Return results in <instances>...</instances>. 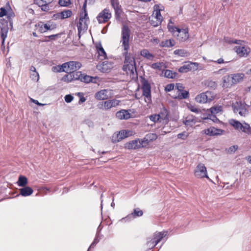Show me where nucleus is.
<instances>
[{"label":"nucleus","mask_w":251,"mask_h":251,"mask_svg":"<svg viewBox=\"0 0 251 251\" xmlns=\"http://www.w3.org/2000/svg\"><path fill=\"white\" fill-rule=\"evenodd\" d=\"M130 30L128 26L126 25H123L122 28L121 39L120 43L124 47L123 55L125 56L124 65L123 70L127 74L133 77L137 75L136 62L134 57L130 53H128L129 49V39Z\"/></svg>","instance_id":"1"},{"label":"nucleus","mask_w":251,"mask_h":251,"mask_svg":"<svg viewBox=\"0 0 251 251\" xmlns=\"http://www.w3.org/2000/svg\"><path fill=\"white\" fill-rule=\"evenodd\" d=\"M167 27L168 30L172 32L174 36H177L180 41H185L189 37L188 32L186 29H180L169 24Z\"/></svg>","instance_id":"2"},{"label":"nucleus","mask_w":251,"mask_h":251,"mask_svg":"<svg viewBox=\"0 0 251 251\" xmlns=\"http://www.w3.org/2000/svg\"><path fill=\"white\" fill-rule=\"evenodd\" d=\"M235 113H238L242 117H245L248 113V105L244 102L236 101L232 105Z\"/></svg>","instance_id":"3"},{"label":"nucleus","mask_w":251,"mask_h":251,"mask_svg":"<svg viewBox=\"0 0 251 251\" xmlns=\"http://www.w3.org/2000/svg\"><path fill=\"white\" fill-rule=\"evenodd\" d=\"M141 83L142 94L149 101L151 100V86L147 79L145 77H141Z\"/></svg>","instance_id":"4"},{"label":"nucleus","mask_w":251,"mask_h":251,"mask_svg":"<svg viewBox=\"0 0 251 251\" xmlns=\"http://www.w3.org/2000/svg\"><path fill=\"white\" fill-rule=\"evenodd\" d=\"M214 97L213 94L211 92L207 91L205 93H202L197 96L195 98V100L197 102L205 103L213 100Z\"/></svg>","instance_id":"5"},{"label":"nucleus","mask_w":251,"mask_h":251,"mask_svg":"<svg viewBox=\"0 0 251 251\" xmlns=\"http://www.w3.org/2000/svg\"><path fill=\"white\" fill-rule=\"evenodd\" d=\"M8 23L7 20L4 19H0V36L2 40V45L4 44L5 40L7 36L9 30Z\"/></svg>","instance_id":"6"},{"label":"nucleus","mask_w":251,"mask_h":251,"mask_svg":"<svg viewBox=\"0 0 251 251\" xmlns=\"http://www.w3.org/2000/svg\"><path fill=\"white\" fill-rule=\"evenodd\" d=\"M82 74L81 72L75 71L68 74L65 75L62 78V80L66 82L69 83L74 80H79L81 77Z\"/></svg>","instance_id":"7"},{"label":"nucleus","mask_w":251,"mask_h":251,"mask_svg":"<svg viewBox=\"0 0 251 251\" xmlns=\"http://www.w3.org/2000/svg\"><path fill=\"white\" fill-rule=\"evenodd\" d=\"M111 18V13L108 8H104L97 16L96 18L99 24L107 22Z\"/></svg>","instance_id":"8"},{"label":"nucleus","mask_w":251,"mask_h":251,"mask_svg":"<svg viewBox=\"0 0 251 251\" xmlns=\"http://www.w3.org/2000/svg\"><path fill=\"white\" fill-rule=\"evenodd\" d=\"M194 174L195 176L199 178L206 177L209 179L207 174L206 168L202 163H200L197 165L195 170Z\"/></svg>","instance_id":"9"},{"label":"nucleus","mask_w":251,"mask_h":251,"mask_svg":"<svg viewBox=\"0 0 251 251\" xmlns=\"http://www.w3.org/2000/svg\"><path fill=\"white\" fill-rule=\"evenodd\" d=\"M234 50L238 56L241 57H246L251 52L250 48L245 46L244 44H243V45L235 46Z\"/></svg>","instance_id":"10"},{"label":"nucleus","mask_w":251,"mask_h":251,"mask_svg":"<svg viewBox=\"0 0 251 251\" xmlns=\"http://www.w3.org/2000/svg\"><path fill=\"white\" fill-rule=\"evenodd\" d=\"M130 131L122 130L118 134L114 135L112 136V142L113 143H117L124 138L127 137L129 135Z\"/></svg>","instance_id":"11"},{"label":"nucleus","mask_w":251,"mask_h":251,"mask_svg":"<svg viewBox=\"0 0 251 251\" xmlns=\"http://www.w3.org/2000/svg\"><path fill=\"white\" fill-rule=\"evenodd\" d=\"M225 131L221 129L210 127L202 131V132L209 136H216L222 135Z\"/></svg>","instance_id":"12"},{"label":"nucleus","mask_w":251,"mask_h":251,"mask_svg":"<svg viewBox=\"0 0 251 251\" xmlns=\"http://www.w3.org/2000/svg\"><path fill=\"white\" fill-rule=\"evenodd\" d=\"M110 91L106 89L101 90L97 92L95 95V97L98 100H107L110 97Z\"/></svg>","instance_id":"13"},{"label":"nucleus","mask_w":251,"mask_h":251,"mask_svg":"<svg viewBox=\"0 0 251 251\" xmlns=\"http://www.w3.org/2000/svg\"><path fill=\"white\" fill-rule=\"evenodd\" d=\"M125 148L129 150H136L141 148L140 139H137L126 143Z\"/></svg>","instance_id":"14"},{"label":"nucleus","mask_w":251,"mask_h":251,"mask_svg":"<svg viewBox=\"0 0 251 251\" xmlns=\"http://www.w3.org/2000/svg\"><path fill=\"white\" fill-rule=\"evenodd\" d=\"M168 234L167 231H163L162 232H156L152 236L153 241L157 244L160 241Z\"/></svg>","instance_id":"15"},{"label":"nucleus","mask_w":251,"mask_h":251,"mask_svg":"<svg viewBox=\"0 0 251 251\" xmlns=\"http://www.w3.org/2000/svg\"><path fill=\"white\" fill-rule=\"evenodd\" d=\"M68 64L69 73L72 72H74L75 71H77L81 66V64L78 61H69L68 62Z\"/></svg>","instance_id":"16"},{"label":"nucleus","mask_w":251,"mask_h":251,"mask_svg":"<svg viewBox=\"0 0 251 251\" xmlns=\"http://www.w3.org/2000/svg\"><path fill=\"white\" fill-rule=\"evenodd\" d=\"M116 116L117 118L121 120H127L130 118V114L127 110L122 109L117 112Z\"/></svg>","instance_id":"17"},{"label":"nucleus","mask_w":251,"mask_h":251,"mask_svg":"<svg viewBox=\"0 0 251 251\" xmlns=\"http://www.w3.org/2000/svg\"><path fill=\"white\" fill-rule=\"evenodd\" d=\"M111 4L114 9L115 15L119 17L122 12L121 6L118 0H110Z\"/></svg>","instance_id":"18"},{"label":"nucleus","mask_w":251,"mask_h":251,"mask_svg":"<svg viewBox=\"0 0 251 251\" xmlns=\"http://www.w3.org/2000/svg\"><path fill=\"white\" fill-rule=\"evenodd\" d=\"M20 194L23 197H27L31 195L33 192V189L29 186H24L19 189Z\"/></svg>","instance_id":"19"},{"label":"nucleus","mask_w":251,"mask_h":251,"mask_svg":"<svg viewBox=\"0 0 251 251\" xmlns=\"http://www.w3.org/2000/svg\"><path fill=\"white\" fill-rule=\"evenodd\" d=\"M223 79V86L226 88L230 87L233 85L231 75H228L224 76Z\"/></svg>","instance_id":"20"},{"label":"nucleus","mask_w":251,"mask_h":251,"mask_svg":"<svg viewBox=\"0 0 251 251\" xmlns=\"http://www.w3.org/2000/svg\"><path fill=\"white\" fill-rule=\"evenodd\" d=\"M96 48L98 53L99 58L100 60L106 59L107 57L106 53L102 47L101 44L100 43L97 46Z\"/></svg>","instance_id":"21"},{"label":"nucleus","mask_w":251,"mask_h":251,"mask_svg":"<svg viewBox=\"0 0 251 251\" xmlns=\"http://www.w3.org/2000/svg\"><path fill=\"white\" fill-rule=\"evenodd\" d=\"M193 65H197V63H190L184 65L178 69V72L181 73H186L191 71L192 69Z\"/></svg>","instance_id":"22"},{"label":"nucleus","mask_w":251,"mask_h":251,"mask_svg":"<svg viewBox=\"0 0 251 251\" xmlns=\"http://www.w3.org/2000/svg\"><path fill=\"white\" fill-rule=\"evenodd\" d=\"M98 67L101 72L103 73H107L110 70L112 67V65L108 63L107 61H104Z\"/></svg>","instance_id":"23"},{"label":"nucleus","mask_w":251,"mask_h":251,"mask_svg":"<svg viewBox=\"0 0 251 251\" xmlns=\"http://www.w3.org/2000/svg\"><path fill=\"white\" fill-rule=\"evenodd\" d=\"M233 84H236L243 80L244 75L242 73H238L231 75Z\"/></svg>","instance_id":"24"},{"label":"nucleus","mask_w":251,"mask_h":251,"mask_svg":"<svg viewBox=\"0 0 251 251\" xmlns=\"http://www.w3.org/2000/svg\"><path fill=\"white\" fill-rule=\"evenodd\" d=\"M240 131L248 135L251 134V127L249 124L244 121L240 129Z\"/></svg>","instance_id":"25"},{"label":"nucleus","mask_w":251,"mask_h":251,"mask_svg":"<svg viewBox=\"0 0 251 251\" xmlns=\"http://www.w3.org/2000/svg\"><path fill=\"white\" fill-rule=\"evenodd\" d=\"M183 123L186 126L192 127L195 124L196 120L192 115H189L186 117Z\"/></svg>","instance_id":"26"},{"label":"nucleus","mask_w":251,"mask_h":251,"mask_svg":"<svg viewBox=\"0 0 251 251\" xmlns=\"http://www.w3.org/2000/svg\"><path fill=\"white\" fill-rule=\"evenodd\" d=\"M175 44V41L174 40H166L162 41L160 43V46L161 47L170 48L173 47Z\"/></svg>","instance_id":"27"},{"label":"nucleus","mask_w":251,"mask_h":251,"mask_svg":"<svg viewBox=\"0 0 251 251\" xmlns=\"http://www.w3.org/2000/svg\"><path fill=\"white\" fill-rule=\"evenodd\" d=\"M154 11L155 12V18L156 19L157 22H156V24L155 25L151 23V25L154 27L158 26L159 25H160L163 19V17L160 13V10H155Z\"/></svg>","instance_id":"28"},{"label":"nucleus","mask_w":251,"mask_h":251,"mask_svg":"<svg viewBox=\"0 0 251 251\" xmlns=\"http://www.w3.org/2000/svg\"><path fill=\"white\" fill-rule=\"evenodd\" d=\"M229 123L235 129L240 131V129L242 125V123L240 122L232 119L229 121Z\"/></svg>","instance_id":"29"},{"label":"nucleus","mask_w":251,"mask_h":251,"mask_svg":"<svg viewBox=\"0 0 251 251\" xmlns=\"http://www.w3.org/2000/svg\"><path fill=\"white\" fill-rule=\"evenodd\" d=\"M79 18L80 21L84 20V25L86 27V25H88L89 23V18L87 11H82L80 14Z\"/></svg>","instance_id":"30"},{"label":"nucleus","mask_w":251,"mask_h":251,"mask_svg":"<svg viewBox=\"0 0 251 251\" xmlns=\"http://www.w3.org/2000/svg\"><path fill=\"white\" fill-rule=\"evenodd\" d=\"M28 183L27 178L24 176H20L17 181V184L19 186L24 187Z\"/></svg>","instance_id":"31"},{"label":"nucleus","mask_w":251,"mask_h":251,"mask_svg":"<svg viewBox=\"0 0 251 251\" xmlns=\"http://www.w3.org/2000/svg\"><path fill=\"white\" fill-rule=\"evenodd\" d=\"M140 54L143 57H144L149 60H152L153 58V55L147 49H143L141 50L140 51Z\"/></svg>","instance_id":"32"},{"label":"nucleus","mask_w":251,"mask_h":251,"mask_svg":"<svg viewBox=\"0 0 251 251\" xmlns=\"http://www.w3.org/2000/svg\"><path fill=\"white\" fill-rule=\"evenodd\" d=\"M151 67L153 69H156L159 71H162L166 67L165 64L163 62H156L152 63L151 65Z\"/></svg>","instance_id":"33"},{"label":"nucleus","mask_w":251,"mask_h":251,"mask_svg":"<svg viewBox=\"0 0 251 251\" xmlns=\"http://www.w3.org/2000/svg\"><path fill=\"white\" fill-rule=\"evenodd\" d=\"M51 3V0H49L46 2V3H41L40 2H37V4L39 6L41 7L42 11H48L50 10L49 4Z\"/></svg>","instance_id":"34"},{"label":"nucleus","mask_w":251,"mask_h":251,"mask_svg":"<svg viewBox=\"0 0 251 251\" xmlns=\"http://www.w3.org/2000/svg\"><path fill=\"white\" fill-rule=\"evenodd\" d=\"M61 19H64L70 17L72 15V11L71 10H67L61 11L59 13Z\"/></svg>","instance_id":"35"},{"label":"nucleus","mask_w":251,"mask_h":251,"mask_svg":"<svg viewBox=\"0 0 251 251\" xmlns=\"http://www.w3.org/2000/svg\"><path fill=\"white\" fill-rule=\"evenodd\" d=\"M77 27L78 32V35H79L82 29H86L88 28V25H86V27H85V25H84V20H82V21H80L79 19V22L77 24Z\"/></svg>","instance_id":"36"},{"label":"nucleus","mask_w":251,"mask_h":251,"mask_svg":"<svg viewBox=\"0 0 251 251\" xmlns=\"http://www.w3.org/2000/svg\"><path fill=\"white\" fill-rule=\"evenodd\" d=\"M153 240L152 237H149L147 239V246L150 249L153 248L157 245L155 241Z\"/></svg>","instance_id":"37"},{"label":"nucleus","mask_w":251,"mask_h":251,"mask_svg":"<svg viewBox=\"0 0 251 251\" xmlns=\"http://www.w3.org/2000/svg\"><path fill=\"white\" fill-rule=\"evenodd\" d=\"M177 73L173 72L172 71L170 70H166L164 73V76L169 78H175Z\"/></svg>","instance_id":"38"},{"label":"nucleus","mask_w":251,"mask_h":251,"mask_svg":"<svg viewBox=\"0 0 251 251\" xmlns=\"http://www.w3.org/2000/svg\"><path fill=\"white\" fill-rule=\"evenodd\" d=\"M93 79V77L92 76L82 74L81 77L80 78V81L88 83L92 82Z\"/></svg>","instance_id":"39"},{"label":"nucleus","mask_w":251,"mask_h":251,"mask_svg":"<svg viewBox=\"0 0 251 251\" xmlns=\"http://www.w3.org/2000/svg\"><path fill=\"white\" fill-rule=\"evenodd\" d=\"M131 214H132L133 217L135 218L137 217L142 216L143 214V212L139 208H136L134 209L133 212Z\"/></svg>","instance_id":"40"},{"label":"nucleus","mask_w":251,"mask_h":251,"mask_svg":"<svg viewBox=\"0 0 251 251\" xmlns=\"http://www.w3.org/2000/svg\"><path fill=\"white\" fill-rule=\"evenodd\" d=\"M145 136L147 137V139L150 142L155 141L157 138V135L155 133H150L146 134Z\"/></svg>","instance_id":"41"},{"label":"nucleus","mask_w":251,"mask_h":251,"mask_svg":"<svg viewBox=\"0 0 251 251\" xmlns=\"http://www.w3.org/2000/svg\"><path fill=\"white\" fill-rule=\"evenodd\" d=\"M134 218L133 217L132 214L131 213L127 215L126 217L122 218L120 221L122 223H126L129 222L131 221Z\"/></svg>","instance_id":"42"},{"label":"nucleus","mask_w":251,"mask_h":251,"mask_svg":"<svg viewBox=\"0 0 251 251\" xmlns=\"http://www.w3.org/2000/svg\"><path fill=\"white\" fill-rule=\"evenodd\" d=\"M187 52L182 49H178L174 51V54L176 55H178L180 56H185L187 55Z\"/></svg>","instance_id":"43"},{"label":"nucleus","mask_w":251,"mask_h":251,"mask_svg":"<svg viewBox=\"0 0 251 251\" xmlns=\"http://www.w3.org/2000/svg\"><path fill=\"white\" fill-rule=\"evenodd\" d=\"M222 110V107L221 106H214L210 108V111L212 114H217Z\"/></svg>","instance_id":"44"},{"label":"nucleus","mask_w":251,"mask_h":251,"mask_svg":"<svg viewBox=\"0 0 251 251\" xmlns=\"http://www.w3.org/2000/svg\"><path fill=\"white\" fill-rule=\"evenodd\" d=\"M140 143L141 148H145L148 146L150 142L147 139V137L145 136L144 138L140 140Z\"/></svg>","instance_id":"45"},{"label":"nucleus","mask_w":251,"mask_h":251,"mask_svg":"<svg viewBox=\"0 0 251 251\" xmlns=\"http://www.w3.org/2000/svg\"><path fill=\"white\" fill-rule=\"evenodd\" d=\"M188 136V133L186 131L177 134V137L178 139L182 140H186Z\"/></svg>","instance_id":"46"},{"label":"nucleus","mask_w":251,"mask_h":251,"mask_svg":"<svg viewBox=\"0 0 251 251\" xmlns=\"http://www.w3.org/2000/svg\"><path fill=\"white\" fill-rule=\"evenodd\" d=\"M30 78L32 80L34 81H38L39 79V75L37 72L34 71L33 73H31L30 74Z\"/></svg>","instance_id":"47"},{"label":"nucleus","mask_w":251,"mask_h":251,"mask_svg":"<svg viewBox=\"0 0 251 251\" xmlns=\"http://www.w3.org/2000/svg\"><path fill=\"white\" fill-rule=\"evenodd\" d=\"M160 118V115L159 114H152L150 116V120L154 123L157 122Z\"/></svg>","instance_id":"48"},{"label":"nucleus","mask_w":251,"mask_h":251,"mask_svg":"<svg viewBox=\"0 0 251 251\" xmlns=\"http://www.w3.org/2000/svg\"><path fill=\"white\" fill-rule=\"evenodd\" d=\"M71 3L70 0H59L58 4L61 6H68Z\"/></svg>","instance_id":"49"},{"label":"nucleus","mask_w":251,"mask_h":251,"mask_svg":"<svg viewBox=\"0 0 251 251\" xmlns=\"http://www.w3.org/2000/svg\"><path fill=\"white\" fill-rule=\"evenodd\" d=\"M59 34H53L50 36H46V39L45 41H48L49 40H55L56 38V37H58Z\"/></svg>","instance_id":"50"},{"label":"nucleus","mask_w":251,"mask_h":251,"mask_svg":"<svg viewBox=\"0 0 251 251\" xmlns=\"http://www.w3.org/2000/svg\"><path fill=\"white\" fill-rule=\"evenodd\" d=\"M181 92V95H178V97L181 99H186L189 96V92L187 91H183Z\"/></svg>","instance_id":"51"},{"label":"nucleus","mask_w":251,"mask_h":251,"mask_svg":"<svg viewBox=\"0 0 251 251\" xmlns=\"http://www.w3.org/2000/svg\"><path fill=\"white\" fill-rule=\"evenodd\" d=\"M61 67L62 68V70H63V72H66L68 74H69V69H68V62H65L64 63H63L61 65Z\"/></svg>","instance_id":"52"},{"label":"nucleus","mask_w":251,"mask_h":251,"mask_svg":"<svg viewBox=\"0 0 251 251\" xmlns=\"http://www.w3.org/2000/svg\"><path fill=\"white\" fill-rule=\"evenodd\" d=\"M103 106H104V109L105 110H108V109H109L112 108V105H111L110 102L109 101V100L105 101L103 102Z\"/></svg>","instance_id":"53"},{"label":"nucleus","mask_w":251,"mask_h":251,"mask_svg":"<svg viewBox=\"0 0 251 251\" xmlns=\"http://www.w3.org/2000/svg\"><path fill=\"white\" fill-rule=\"evenodd\" d=\"M65 101L67 103L71 102L74 99V97L71 94L66 95L64 97Z\"/></svg>","instance_id":"54"},{"label":"nucleus","mask_w":251,"mask_h":251,"mask_svg":"<svg viewBox=\"0 0 251 251\" xmlns=\"http://www.w3.org/2000/svg\"><path fill=\"white\" fill-rule=\"evenodd\" d=\"M238 148L237 145L232 146L228 149L227 152L229 153H233L238 149Z\"/></svg>","instance_id":"55"},{"label":"nucleus","mask_w":251,"mask_h":251,"mask_svg":"<svg viewBox=\"0 0 251 251\" xmlns=\"http://www.w3.org/2000/svg\"><path fill=\"white\" fill-rule=\"evenodd\" d=\"M109 101L110 102L112 107H114L118 105L120 102V101L119 100L116 99L109 100Z\"/></svg>","instance_id":"56"},{"label":"nucleus","mask_w":251,"mask_h":251,"mask_svg":"<svg viewBox=\"0 0 251 251\" xmlns=\"http://www.w3.org/2000/svg\"><path fill=\"white\" fill-rule=\"evenodd\" d=\"M188 108L190 111L192 112H195L196 113H199L200 112V110L195 107V106L190 105L188 106Z\"/></svg>","instance_id":"57"},{"label":"nucleus","mask_w":251,"mask_h":251,"mask_svg":"<svg viewBox=\"0 0 251 251\" xmlns=\"http://www.w3.org/2000/svg\"><path fill=\"white\" fill-rule=\"evenodd\" d=\"M175 88V85L174 84H169L166 85L165 87V90L166 92H170L174 90Z\"/></svg>","instance_id":"58"},{"label":"nucleus","mask_w":251,"mask_h":251,"mask_svg":"<svg viewBox=\"0 0 251 251\" xmlns=\"http://www.w3.org/2000/svg\"><path fill=\"white\" fill-rule=\"evenodd\" d=\"M13 13H8V14H6L8 22H9V25L11 26V28L13 26V22L12 20L11 19V17L12 16Z\"/></svg>","instance_id":"59"},{"label":"nucleus","mask_w":251,"mask_h":251,"mask_svg":"<svg viewBox=\"0 0 251 251\" xmlns=\"http://www.w3.org/2000/svg\"><path fill=\"white\" fill-rule=\"evenodd\" d=\"M52 71L54 72H63V70H62L61 65H58L57 66H54L52 68Z\"/></svg>","instance_id":"60"},{"label":"nucleus","mask_w":251,"mask_h":251,"mask_svg":"<svg viewBox=\"0 0 251 251\" xmlns=\"http://www.w3.org/2000/svg\"><path fill=\"white\" fill-rule=\"evenodd\" d=\"M7 14V11L4 7H1L0 8V17L2 18Z\"/></svg>","instance_id":"61"},{"label":"nucleus","mask_w":251,"mask_h":251,"mask_svg":"<svg viewBox=\"0 0 251 251\" xmlns=\"http://www.w3.org/2000/svg\"><path fill=\"white\" fill-rule=\"evenodd\" d=\"M178 92H182L184 89L183 85L181 83H176L175 86Z\"/></svg>","instance_id":"62"},{"label":"nucleus","mask_w":251,"mask_h":251,"mask_svg":"<svg viewBox=\"0 0 251 251\" xmlns=\"http://www.w3.org/2000/svg\"><path fill=\"white\" fill-rule=\"evenodd\" d=\"M36 26L39 27V30L41 33L45 32V29L44 28V25L43 23H39L37 25H36Z\"/></svg>","instance_id":"63"},{"label":"nucleus","mask_w":251,"mask_h":251,"mask_svg":"<svg viewBox=\"0 0 251 251\" xmlns=\"http://www.w3.org/2000/svg\"><path fill=\"white\" fill-rule=\"evenodd\" d=\"M245 42L243 40H233V44H236L239 45L238 46L243 45V44H244Z\"/></svg>","instance_id":"64"}]
</instances>
